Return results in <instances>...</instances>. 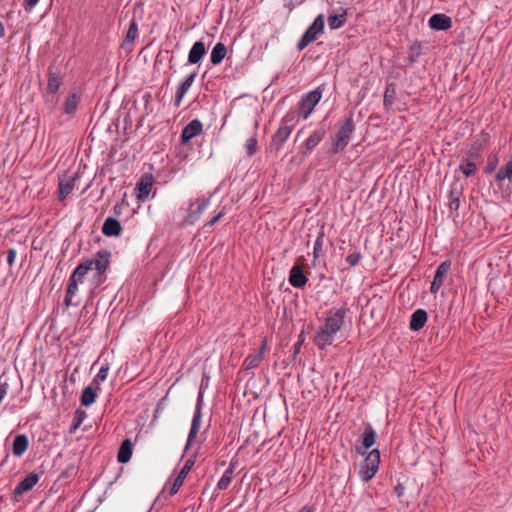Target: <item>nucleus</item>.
Masks as SVG:
<instances>
[{"mask_svg": "<svg viewBox=\"0 0 512 512\" xmlns=\"http://www.w3.org/2000/svg\"><path fill=\"white\" fill-rule=\"evenodd\" d=\"M110 257L111 253L106 249H102L99 250L93 258L86 259L78 264L69 278L67 292L64 299V304L66 306L78 305V303L73 302V297L78 292V284L83 282L84 277L90 270L95 269L97 271L99 282H103L105 280L104 274L110 265Z\"/></svg>", "mask_w": 512, "mask_h": 512, "instance_id": "f257e3e1", "label": "nucleus"}, {"mask_svg": "<svg viewBox=\"0 0 512 512\" xmlns=\"http://www.w3.org/2000/svg\"><path fill=\"white\" fill-rule=\"evenodd\" d=\"M347 312L346 305L328 310L323 324L318 327L313 337V342L319 349L324 350L333 343L335 335L344 325Z\"/></svg>", "mask_w": 512, "mask_h": 512, "instance_id": "f03ea898", "label": "nucleus"}, {"mask_svg": "<svg viewBox=\"0 0 512 512\" xmlns=\"http://www.w3.org/2000/svg\"><path fill=\"white\" fill-rule=\"evenodd\" d=\"M354 122L352 116L348 117L337 131L329 150L330 154H336L345 149L348 145L351 135L354 132Z\"/></svg>", "mask_w": 512, "mask_h": 512, "instance_id": "7ed1b4c3", "label": "nucleus"}, {"mask_svg": "<svg viewBox=\"0 0 512 512\" xmlns=\"http://www.w3.org/2000/svg\"><path fill=\"white\" fill-rule=\"evenodd\" d=\"M365 455L366 457L360 464L359 476L367 482L375 476L379 469L380 452L378 449H373Z\"/></svg>", "mask_w": 512, "mask_h": 512, "instance_id": "20e7f679", "label": "nucleus"}, {"mask_svg": "<svg viewBox=\"0 0 512 512\" xmlns=\"http://www.w3.org/2000/svg\"><path fill=\"white\" fill-rule=\"evenodd\" d=\"M324 15L319 14L313 21V23L307 28V30L304 32L302 37L299 39L297 43V49L299 51H302L304 48H306L311 42L316 40L318 36L323 32L324 30Z\"/></svg>", "mask_w": 512, "mask_h": 512, "instance_id": "39448f33", "label": "nucleus"}, {"mask_svg": "<svg viewBox=\"0 0 512 512\" xmlns=\"http://www.w3.org/2000/svg\"><path fill=\"white\" fill-rule=\"evenodd\" d=\"M210 199L211 196H202L195 199L194 201H191L187 209V214L184 218V224L192 225L196 223L200 219L203 212L210 205Z\"/></svg>", "mask_w": 512, "mask_h": 512, "instance_id": "423d86ee", "label": "nucleus"}, {"mask_svg": "<svg viewBox=\"0 0 512 512\" xmlns=\"http://www.w3.org/2000/svg\"><path fill=\"white\" fill-rule=\"evenodd\" d=\"M203 392L200 390L197 397V403L195 407L194 416L192 419L191 428L188 434L186 449L191 445V443L196 439L197 434L201 428V418H202V406H203Z\"/></svg>", "mask_w": 512, "mask_h": 512, "instance_id": "0eeeda50", "label": "nucleus"}, {"mask_svg": "<svg viewBox=\"0 0 512 512\" xmlns=\"http://www.w3.org/2000/svg\"><path fill=\"white\" fill-rule=\"evenodd\" d=\"M489 134L484 131L478 135L473 142L470 144L467 150V159H471L473 161H479L481 159L482 152L487 147L489 143Z\"/></svg>", "mask_w": 512, "mask_h": 512, "instance_id": "6e6552de", "label": "nucleus"}, {"mask_svg": "<svg viewBox=\"0 0 512 512\" xmlns=\"http://www.w3.org/2000/svg\"><path fill=\"white\" fill-rule=\"evenodd\" d=\"M322 98V92L319 89H315L305 94L300 101V112L304 119H307L312 113L314 107L319 103Z\"/></svg>", "mask_w": 512, "mask_h": 512, "instance_id": "1a4fd4ad", "label": "nucleus"}, {"mask_svg": "<svg viewBox=\"0 0 512 512\" xmlns=\"http://www.w3.org/2000/svg\"><path fill=\"white\" fill-rule=\"evenodd\" d=\"M291 132L292 126L281 125L272 136L271 142L269 144L270 152L277 154L281 150L283 144L289 138Z\"/></svg>", "mask_w": 512, "mask_h": 512, "instance_id": "9d476101", "label": "nucleus"}, {"mask_svg": "<svg viewBox=\"0 0 512 512\" xmlns=\"http://www.w3.org/2000/svg\"><path fill=\"white\" fill-rule=\"evenodd\" d=\"M303 261L304 257H299L289 272V283L295 288H303L308 282V278L302 269Z\"/></svg>", "mask_w": 512, "mask_h": 512, "instance_id": "9b49d317", "label": "nucleus"}, {"mask_svg": "<svg viewBox=\"0 0 512 512\" xmlns=\"http://www.w3.org/2000/svg\"><path fill=\"white\" fill-rule=\"evenodd\" d=\"M377 434L371 424H366L362 433L361 446L357 447V452L361 455H365L366 450L371 448L376 442Z\"/></svg>", "mask_w": 512, "mask_h": 512, "instance_id": "f8f14e48", "label": "nucleus"}, {"mask_svg": "<svg viewBox=\"0 0 512 512\" xmlns=\"http://www.w3.org/2000/svg\"><path fill=\"white\" fill-rule=\"evenodd\" d=\"M203 131V124L198 119L190 121L182 130L181 142L188 143L192 138L200 135Z\"/></svg>", "mask_w": 512, "mask_h": 512, "instance_id": "ddd939ff", "label": "nucleus"}, {"mask_svg": "<svg viewBox=\"0 0 512 512\" xmlns=\"http://www.w3.org/2000/svg\"><path fill=\"white\" fill-rule=\"evenodd\" d=\"M197 76V72L194 71L190 75H188L177 87L175 97H174V106L178 108L181 105V102L187 93V91L192 86L195 78Z\"/></svg>", "mask_w": 512, "mask_h": 512, "instance_id": "4468645a", "label": "nucleus"}, {"mask_svg": "<svg viewBox=\"0 0 512 512\" xmlns=\"http://www.w3.org/2000/svg\"><path fill=\"white\" fill-rule=\"evenodd\" d=\"M40 476L38 473L32 472L21 480L14 489V497L21 496L22 494L30 491L39 481Z\"/></svg>", "mask_w": 512, "mask_h": 512, "instance_id": "2eb2a0df", "label": "nucleus"}, {"mask_svg": "<svg viewBox=\"0 0 512 512\" xmlns=\"http://www.w3.org/2000/svg\"><path fill=\"white\" fill-rule=\"evenodd\" d=\"M450 266V261H444L437 267L430 287L431 293H437L439 291V289L443 285L445 275L449 271Z\"/></svg>", "mask_w": 512, "mask_h": 512, "instance_id": "dca6fc26", "label": "nucleus"}, {"mask_svg": "<svg viewBox=\"0 0 512 512\" xmlns=\"http://www.w3.org/2000/svg\"><path fill=\"white\" fill-rule=\"evenodd\" d=\"M494 180L501 189L505 180L512 184V158L496 171Z\"/></svg>", "mask_w": 512, "mask_h": 512, "instance_id": "f3484780", "label": "nucleus"}, {"mask_svg": "<svg viewBox=\"0 0 512 512\" xmlns=\"http://www.w3.org/2000/svg\"><path fill=\"white\" fill-rule=\"evenodd\" d=\"M429 26L434 30L445 31L452 27V20L445 14H434L429 18Z\"/></svg>", "mask_w": 512, "mask_h": 512, "instance_id": "a211bd4d", "label": "nucleus"}, {"mask_svg": "<svg viewBox=\"0 0 512 512\" xmlns=\"http://www.w3.org/2000/svg\"><path fill=\"white\" fill-rule=\"evenodd\" d=\"M326 131L324 128L314 130L305 141V151L303 156H307L325 137Z\"/></svg>", "mask_w": 512, "mask_h": 512, "instance_id": "6ab92c4d", "label": "nucleus"}, {"mask_svg": "<svg viewBox=\"0 0 512 512\" xmlns=\"http://www.w3.org/2000/svg\"><path fill=\"white\" fill-rule=\"evenodd\" d=\"M207 50L204 42L197 41L195 42L188 54V62L190 64H198L201 59L206 55Z\"/></svg>", "mask_w": 512, "mask_h": 512, "instance_id": "aec40b11", "label": "nucleus"}, {"mask_svg": "<svg viewBox=\"0 0 512 512\" xmlns=\"http://www.w3.org/2000/svg\"><path fill=\"white\" fill-rule=\"evenodd\" d=\"M121 231H122V227H121L120 222L117 219H115L113 217H108L104 221L103 226H102V233L105 236H108V237L119 236L121 234Z\"/></svg>", "mask_w": 512, "mask_h": 512, "instance_id": "412c9836", "label": "nucleus"}, {"mask_svg": "<svg viewBox=\"0 0 512 512\" xmlns=\"http://www.w3.org/2000/svg\"><path fill=\"white\" fill-rule=\"evenodd\" d=\"M428 315L423 309H417L414 311L410 318L409 327L412 331H419L422 329L427 322Z\"/></svg>", "mask_w": 512, "mask_h": 512, "instance_id": "4be33fe9", "label": "nucleus"}, {"mask_svg": "<svg viewBox=\"0 0 512 512\" xmlns=\"http://www.w3.org/2000/svg\"><path fill=\"white\" fill-rule=\"evenodd\" d=\"M347 9L340 7L337 13H331L328 16V25L330 29H339L346 23Z\"/></svg>", "mask_w": 512, "mask_h": 512, "instance_id": "5701e85b", "label": "nucleus"}, {"mask_svg": "<svg viewBox=\"0 0 512 512\" xmlns=\"http://www.w3.org/2000/svg\"><path fill=\"white\" fill-rule=\"evenodd\" d=\"M29 447V439L25 434H18L15 436L12 445L13 455L21 457Z\"/></svg>", "mask_w": 512, "mask_h": 512, "instance_id": "b1692460", "label": "nucleus"}, {"mask_svg": "<svg viewBox=\"0 0 512 512\" xmlns=\"http://www.w3.org/2000/svg\"><path fill=\"white\" fill-rule=\"evenodd\" d=\"M99 390L100 389H97L96 386L92 383L91 385L85 387L80 398L81 405L88 407L93 404Z\"/></svg>", "mask_w": 512, "mask_h": 512, "instance_id": "393cba45", "label": "nucleus"}, {"mask_svg": "<svg viewBox=\"0 0 512 512\" xmlns=\"http://www.w3.org/2000/svg\"><path fill=\"white\" fill-rule=\"evenodd\" d=\"M132 456V442L130 439H125L119 448L117 454V460L120 463H127L130 461Z\"/></svg>", "mask_w": 512, "mask_h": 512, "instance_id": "a878e982", "label": "nucleus"}, {"mask_svg": "<svg viewBox=\"0 0 512 512\" xmlns=\"http://www.w3.org/2000/svg\"><path fill=\"white\" fill-rule=\"evenodd\" d=\"M153 186L152 177L141 178L140 182L137 184L138 188V199L144 201L148 198L151 189Z\"/></svg>", "mask_w": 512, "mask_h": 512, "instance_id": "bb28decb", "label": "nucleus"}, {"mask_svg": "<svg viewBox=\"0 0 512 512\" xmlns=\"http://www.w3.org/2000/svg\"><path fill=\"white\" fill-rule=\"evenodd\" d=\"M227 48L224 43L218 42L211 51L210 60L213 65H218L225 58Z\"/></svg>", "mask_w": 512, "mask_h": 512, "instance_id": "cd10ccee", "label": "nucleus"}, {"mask_svg": "<svg viewBox=\"0 0 512 512\" xmlns=\"http://www.w3.org/2000/svg\"><path fill=\"white\" fill-rule=\"evenodd\" d=\"M323 243H324V231L321 229L318 232L316 240L314 242L313 247V266H316V261L324 255L323 251Z\"/></svg>", "mask_w": 512, "mask_h": 512, "instance_id": "c85d7f7f", "label": "nucleus"}, {"mask_svg": "<svg viewBox=\"0 0 512 512\" xmlns=\"http://www.w3.org/2000/svg\"><path fill=\"white\" fill-rule=\"evenodd\" d=\"M234 472V465L230 464L227 470L223 473L222 477L219 479L216 489L217 490H226L232 482Z\"/></svg>", "mask_w": 512, "mask_h": 512, "instance_id": "c756f323", "label": "nucleus"}, {"mask_svg": "<svg viewBox=\"0 0 512 512\" xmlns=\"http://www.w3.org/2000/svg\"><path fill=\"white\" fill-rule=\"evenodd\" d=\"M75 178H70L68 180L60 179L59 181V200H64L73 190L74 188Z\"/></svg>", "mask_w": 512, "mask_h": 512, "instance_id": "7c9ffc66", "label": "nucleus"}, {"mask_svg": "<svg viewBox=\"0 0 512 512\" xmlns=\"http://www.w3.org/2000/svg\"><path fill=\"white\" fill-rule=\"evenodd\" d=\"M459 170L466 176L470 177L473 176L477 171V164L476 161H473L471 159H463L462 163L459 166Z\"/></svg>", "mask_w": 512, "mask_h": 512, "instance_id": "2f4dec72", "label": "nucleus"}, {"mask_svg": "<svg viewBox=\"0 0 512 512\" xmlns=\"http://www.w3.org/2000/svg\"><path fill=\"white\" fill-rule=\"evenodd\" d=\"M138 35V25L134 18L131 19L128 30L126 31L124 45H132Z\"/></svg>", "mask_w": 512, "mask_h": 512, "instance_id": "473e14b6", "label": "nucleus"}, {"mask_svg": "<svg viewBox=\"0 0 512 512\" xmlns=\"http://www.w3.org/2000/svg\"><path fill=\"white\" fill-rule=\"evenodd\" d=\"M79 102H80V97L77 94H75V93L70 94L65 101L64 112L66 114L73 113L76 110Z\"/></svg>", "mask_w": 512, "mask_h": 512, "instance_id": "72a5a7b5", "label": "nucleus"}, {"mask_svg": "<svg viewBox=\"0 0 512 512\" xmlns=\"http://www.w3.org/2000/svg\"><path fill=\"white\" fill-rule=\"evenodd\" d=\"M262 359H263L262 351H258L254 355L247 356L244 361L245 369L248 370V369H254V368L258 367L259 364L261 363Z\"/></svg>", "mask_w": 512, "mask_h": 512, "instance_id": "f704fd0d", "label": "nucleus"}, {"mask_svg": "<svg viewBox=\"0 0 512 512\" xmlns=\"http://www.w3.org/2000/svg\"><path fill=\"white\" fill-rule=\"evenodd\" d=\"M109 369L110 367L108 363L103 364L92 380V384L95 385L97 389H100V384L107 379Z\"/></svg>", "mask_w": 512, "mask_h": 512, "instance_id": "c9c22d12", "label": "nucleus"}, {"mask_svg": "<svg viewBox=\"0 0 512 512\" xmlns=\"http://www.w3.org/2000/svg\"><path fill=\"white\" fill-rule=\"evenodd\" d=\"M459 192L452 189L449 193V209L451 213H455L458 215V209L460 207V198H459Z\"/></svg>", "mask_w": 512, "mask_h": 512, "instance_id": "e433bc0d", "label": "nucleus"}, {"mask_svg": "<svg viewBox=\"0 0 512 512\" xmlns=\"http://www.w3.org/2000/svg\"><path fill=\"white\" fill-rule=\"evenodd\" d=\"M420 55H421V45L419 43H415L409 47L406 61L409 64H413L417 61V59L419 58Z\"/></svg>", "mask_w": 512, "mask_h": 512, "instance_id": "4c0bfd02", "label": "nucleus"}, {"mask_svg": "<svg viewBox=\"0 0 512 512\" xmlns=\"http://www.w3.org/2000/svg\"><path fill=\"white\" fill-rule=\"evenodd\" d=\"M194 465V460L192 458H189L184 463L183 467L181 468L180 472L178 473L175 480L178 482H181L182 484L185 481V478L187 477L188 473L191 471L192 467Z\"/></svg>", "mask_w": 512, "mask_h": 512, "instance_id": "58836bf2", "label": "nucleus"}, {"mask_svg": "<svg viewBox=\"0 0 512 512\" xmlns=\"http://www.w3.org/2000/svg\"><path fill=\"white\" fill-rule=\"evenodd\" d=\"M60 85H61L60 78L56 74L50 72L49 73V79H48V89H49V91L51 93H53V94L57 93L59 88H60Z\"/></svg>", "mask_w": 512, "mask_h": 512, "instance_id": "ea45409f", "label": "nucleus"}, {"mask_svg": "<svg viewBox=\"0 0 512 512\" xmlns=\"http://www.w3.org/2000/svg\"><path fill=\"white\" fill-rule=\"evenodd\" d=\"M85 418H86V412L85 411H82V410H79V409L76 410L75 415H74V419H73V425L71 427V431L76 430L82 424V422L84 421Z\"/></svg>", "mask_w": 512, "mask_h": 512, "instance_id": "a19ab883", "label": "nucleus"}, {"mask_svg": "<svg viewBox=\"0 0 512 512\" xmlns=\"http://www.w3.org/2000/svg\"><path fill=\"white\" fill-rule=\"evenodd\" d=\"M362 259V254L357 251V250H354L353 252H351L347 257H346V262L350 265V266H356L360 260Z\"/></svg>", "mask_w": 512, "mask_h": 512, "instance_id": "79ce46f5", "label": "nucleus"}, {"mask_svg": "<svg viewBox=\"0 0 512 512\" xmlns=\"http://www.w3.org/2000/svg\"><path fill=\"white\" fill-rule=\"evenodd\" d=\"M394 102V89H392V91H390V88L388 87L385 91V94H384V99H383V104L385 106V108H389L392 106Z\"/></svg>", "mask_w": 512, "mask_h": 512, "instance_id": "37998d69", "label": "nucleus"}, {"mask_svg": "<svg viewBox=\"0 0 512 512\" xmlns=\"http://www.w3.org/2000/svg\"><path fill=\"white\" fill-rule=\"evenodd\" d=\"M245 146H246V149H247L248 156H252L256 152V149H257V139L254 138V137L249 138L246 141V145Z\"/></svg>", "mask_w": 512, "mask_h": 512, "instance_id": "c03bdc74", "label": "nucleus"}, {"mask_svg": "<svg viewBox=\"0 0 512 512\" xmlns=\"http://www.w3.org/2000/svg\"><path fill=\"white\" fill-rule=\"evenodd\" d=\"M225 215V212L224 210H221L220 212H218L210 221L206 222L204 224V228L206 227H212L213 225H215L217 222H219Z\"/></svg>", "mask_w": 512, "mask_h": 512, "instance_id": "a18cd8bd", "label": "nucleus"}, {"mask_svg": "<svg viewBox=\"0 0 512 512\" xmlns=\"http://www.w3.org/2000/svg\"><path fill=\"white\" fill-rule=\"evenodd\" d=\"M8 388H9L8 383L6 381H2L0 379V403L2 402L4 397L6 396V394L8 392Z\"/></svg>", "mask_w": 512, "mask_h": 512, "instance_id": "49530a36", "label": "nucleus"}, {"mask_svg": "<svg viewBox=\"0 0 512 512\" xmlns=\"http://www.w3.org/2000/svg\"><path fill=\"white\" fill-rule=\"evenodd\" d=\"M16 259V250L11 248L7 251V263L9 266H12Z\"/></svg>", "mask_w": 512, "mask_h": 512, "instance_id": "de8ad7c7", "label": "nucleus"}, {"mask_svg": "<svg viewBox=\"0 0 512 512\" xmlns=\"http://www.w3.org/2000/svg\"><path fill=\"white\" fill-rule=\"evenodd\" d=\"M38 2L39 0H24L23 7L26 11H32Z\"/></svg>", "mask_w": 512, "mask_h": 512, "instance_id": "09e8293b", "label": "nucleus"}, {"mask_svg": "<svg viewBox=\"0 0 512 512\" xmlns=\"http://www.w3.org/2000/svg\"><path fill=\"white\" fill-rule=\"evenodd\" d=\"M182 485L183 484L181 482H178L177 480L174 479L173 485L170 489V495L176 494Z\"/></svg>", "mask_w": 512, "mask_h": 512, "instance_id": "8fccbe9b", "label": "nucleus"}, {"mask_svg": "<svg viewBox=\"0 0 512 512\" xmlns=\"http://www.w3.org/2000/svg\"><path fill=\"white\" fill-rule=\"evenodd\" d=\"M404 491H405V487H404L402 484H398V485L394 488V492H395V494H396L398 497H401V496L404 494Z\"/></svg>", "mask_w": 512, "mask_h": 512, "instance_id": "3c124183", "label": "nucleus"}, {"mask_svg": "<svg viewBox=\"0 0 512 512\" xmlns=\"http://www.w3.org/2000/svg\"><path fill=\"white\" fill-rule=\"evenodd\" d=\"M6 34L4 24L0 21V38H3Z\"/></svg>", "mask_w": 512, "mask_h": 512, "instance_id": "603ef678", "label": "nucleus"}, {"mask_svg": "<svg viewBox=\"0 0 512 512\" xmlns=\"http://www.w3.org/2000/svg\"><path fill=\"white\" fill-rule=\"evenodd\" d=\"M299 512H313V511H312L311 507H309V506H304V507H302V508L300 509V511H299Z\"/></svg>", "mask_w": 512, "mask_h": 512, "instance_id": "864d4df0", "label": "nucleus"}, {"mask_svg": "<svg viewBox=\"0 0 512 512\" xmlns=\"http://www.w3.org/2000/svg\"><path fill=\"white\" fill-rule=\"evenodd\" d=\"M265 349H266V342L264 341V342L262 343V346H261V348H260V350H259V351H262V352L264 353Z\"/></svg>", "mask_w": 512, "mask_h": 512, "instance_id": "5fc2aeb1", "label": "nucleus"}, {"mask_svg": "<svg viewBox=\"0 0 512 512\" xmlns=\"http://www.w3.org/2000/svg\"><path fill=\"white\" fill-rule=\"evenodd\" d=\"M495 169V164H489L488 171H493Z\"/></svg>", "mask_w": 512, "mask_h": 512, "instance_id": "6e6d98bb", "label": "nucleus"}, {"mask_svg": "<svg viewBox=\"0 0 512 512\" xmlns=\"http://www.w3.org/2000/svg\"><path fill=\"white\" fill-rule=\"evenodd\" d=\"M300 346H301V342H298V343L295 345L296 351H298V350H299Z\"/></svg>", "mask_w": 512, "mask_h": 512, "instance_id": "4d7b16f0", "label": "nucleus"}]
</instances>
